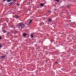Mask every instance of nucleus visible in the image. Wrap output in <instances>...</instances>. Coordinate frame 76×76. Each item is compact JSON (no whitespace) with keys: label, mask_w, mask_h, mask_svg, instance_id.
I'll use <instances>...</instances> for the list:
<instances>
[{"label":"nucleus","mask_w":76,"mask_h":76,"mask_svg":"<svg viewBox=\"0 0 76 76\" xmlns=\"http://www.w3.org/2000/svg\"><path fill=\"white\" fill-rule=\"evenodd\" d=\"M24 24L22 23H19L18 25V28L21 29L24 28Z\"/></svg>","instance_id":"nucleus-1"},{"label":"nucleus","mask_w":76,"mask_h":76,"mask_svg":"<svg viewBox=\"0 0 76 76\" xmlns=\"http://www.w3.org/2000/svg\"><path fill=\"white\" fill-rule=\"evenodd\" d=\"M32 20H30V22L29 23H28V25H30L31 24V22H32Z\"/></svg>","instance_id":"nucleus-2"},{"label":"nucleus","mask_w":76,"mask_h":76,"mask_svg":"<svg viewBox=\"0 0 76 76\" xmlns=\"http://www.w3.org/2000/svg\"><path fill=\"white\" fill-rule=\"evenodd\" d=\"M15 18L17 19L18 18H19V16H18L17 15H15Z\"/></svg>","instance_id":"nucleus-3"},{"label":"nucleus","mask_w":76,"mask_h":76,"mask_svg":"<svg viewBox=\"0 0 76 76\" xmlns=\"http://www.w3.org/2000/svg\"><path fill=\"white\" fill-rule=\"evenodd\" d=\"M6 56H1V58H4V57H6Z\"/></svg>","instance_id":"nucleus-4"},{"label":"nucleus","mask_w":76,"mask_h":76,"mask_svg":"<svg viewBox=\"0 0 76 76\" xmlns=\"http://www.w3.org/2000/svg\"><path fill=\"white\" fill-rule=\"evenodd\" d=\"M12 4H13V3L11 2L9 4V6H11V5H12Z\"/></svg>","instance_id":"nucleus-5"},{"label":"nucleus","mask_w":76,"mask_h":76,"mask_svg":"<svg viewBox=\"0 0 76 76\" xmlns=\"http://www.w3.org/2000/svg\"><path fill=\"white\" fill-rule=\"evenodd\" d=\"M40 6H44V4H41Z\"/></svg>","instance_id":"nucleus-6"},{"label":"nucleus","mask_w":76,"mask_h":76,"mask_svg":"<svg viewBox=\"0 0 76 76\" xmlns=\"http://www.w3.org/2000/svg\"><path fill=\"white\" fill-rule=\"evenodd\" d=\"M26 34H23V37H26Z\"/></svg>","instance_id":"nucleus-7"},{"label":"nucleus","mask_w":76,"mask_h":76,"mask_svg":"<svg viewBox=\"0 0 76 76\" xmlns=\"http://www.w3.org/2000/svg\"><path fill=\"white\" fill-rule=\"evenodd\" d=\"M49 22H51V19H49L48 20Z\"/></svg>","instance_id":"nucleus-8"},{"label":"nucleus","mask_w":76,"mask_h":76,"mask_svg":"<svg viewBox=\"0 0 76 76\" xmlns=\"http://www.w3.org/2000/svg\"><path fill=\"white\" fill-rule=\"evenodd\" d=\"M31 38H33V37H34V35H32V34H31Z\"/></svg>","instance_id":"nucleus-9"},{"label":"nucleus","mask_w":76,"mask_h":76,"mask_svg":"<svg viewBox=\"0 0 76 76\" xmlns=\"http://www.w3.org/2000/svg\"><path fill=\"white\" fill-rule=\"evenodd\" d=\"M48 12H49V13H51V12L50 10H48Z\"/></svg>","instance_id":"nucleus-10"},{"label":"nucleus","mask_w":76,"mask_h":76,"mask_svg":"<svg viewBox=\"0 0 76 76\" xmlns=\"http://www.w3.org/2000/svg\"><path fill=\"white\" fill-rule=\"evenodd\" d=\"M55 1H57L58 2L59 1V0H55Z\"/></svg>","instance_id":"nucleus-11"},{"label":"nucleus","mask_w":76,"mask_h":76,"mask_svg":"<svg viewBox=\"0 0 76 76\" xmlns=\"http://www.w3.org/2000/svg\"><path fill=\"white\" fill-rule=\"evenodd\" d=\"M11 1L10 0H8L7 1L8 2H9V1Z\"/></svg>","instance_id":"nucleus-12"},{"label":"nucleus","mask_w":76,"mask_h":76,"mask_svg":"<svg viewBox=\"0 0 76 76\" xmlns=\"http://www.w3.org/2000/svg\"><path fill=\"white\" fill-rule=\"evenodd\" d=\"M3 32H4V33H5V32H6V31L4 30H3Z\"/></svg>","instance_id":"nucleus-13"},{"label":"nucleus","mask_w":76,"mask_h":76,"mask_svg":"<svg viewBox=\"0 0 76 76\" xmlns=\"http://www.w3.org/2000/svg\"><path fill=\"white\" fill-rule=\"evenodd\" d=\"M30 4V2H29L27 4V5H28V4Z\"/></svg>","instance_id":"nucleus-14"},{"label":"nucleus","mask_w":76,"mask_h":76,"mask_svg":"<svg viewBox=\"0 0 76 76\" xmlns=\"http://www.w3.org/2000/svg\"><path fill=\"white\" fill-rule=\"evenodd\" d=\"M67 7H68L69 8V5H67Z\"/></svg>","instance_id":"nucleus-15"},{"label":"nucleus","mask_w":76,"mask_h":76,"mask_svg":"<svg viewBox=\"0 0 76 76\" xmlns=\"http://www.w3.org/2000/svg\"><path fill=\"white\" fill-rule=\"evenodd\" d=\"M1 39V37L0 36V40Z\"/></svg>","instance_id":"nucleus-16"},{"label":"nucleus","mask_w":76,"mask_h":76,"mask_svg":"<svg viewBox=\"0 0 76 76\" xmlns=\"http://www.w3.org/2000/svg\"><path fill=\"white\" fill-rule=\"evenodd\" d=\"M17 5H18V6H19V4H18Z\"/></svg>","instance_id":"nucleus-17"},{"label":"nucleus","mask_w":76,"mask_h":76,"mask_svg":"<svg viewBox=\"0 0 76 76\" xmlns=\"http://www.w3.org/2000/svg\"><path fill=\"white\" fill-rule=\"evenodd\" d=\"M11 28H13V26H11Z\"/></svg>","instance_id":"nucleus-18"},{"label":"nucleus","mask_w":76,"mask_h":76,"mask_svg":"<svg viewBox=\"0 0 76 76\" xmlns=\"http://www.w3.org/2000/svg\"><path fill=\"white\" fill-rule=\"evenodd\" d=\"M5 1L6 0H3V1Z\"/></svg>","instance_id":"nucleus-19"},{"label":"nucleus","mask_w":76,"mask_h":76,"mask_svg":"<svg viewBox=\"0 0 76 76\" xmlns=\"http://www.w3.org/2000/svg\"><path fill=\"white\" fill-rule=\"evenodd\" d=\"M16 1V0H14V1Z\"/></svg>","instance_id":"nucleus-20"},{"label":"nucleus","mask_w":76,"mask_h":76,"mask_svg":"<svg viewBox=\"0 0 76 76\" xmlns=\"http://www.w3.org/2000/svg\"><path fill=\"white\" fill-rule=\"evenodd\" d=\"M55 63H57V62H55Z\"/></svg>","instance_id":"nucleus-21"},{"label":"nucleus","mask_w":76,"mask_h":76,"mask_svg":"<svg viewBox=\"0 0 76 76\" xmlns=\"http://www.w3.org/2000/svg\"><path fill=\"white\" fill-rule=\"evenodd\" d=\"M15 16H13V18H15Z\"/></svg>","instance_id":"nucleus-22"},{"label":"nucleus","mask_w":76,"mask_h":76,"mask_svg":"<svg viewBox=\"0 0 76 76\" xmlns=\"http://www.w3.org/2000/svg\"><path fill=\"white\" fill-rule=\"evenodd\" d=\"M70 22H71V20H69Z\"/></svg>","instance_id":"nucleus-23"},{"label":"nucleus","mask_w":76,"mask_h":76,"mask_svg":"<svg viewBox=\"0 0 76 76\" xmlns=\"http://www.w3.org/2000/svg\"><path fill=\"white\" fill-rule=\"evenodd\" d=\"M9 34V33H8L7 34Z\"/></svg>","instance_id":"nucleus-24"},{"label":"nucleus","mask_w":76,"mask_h":76,"mask_svg":"<svg viewBox=\"0 0 76 76\" xmlns=\"http://www.w3.org/2000/svg\"><path fill=\"white\" fill-rule=\"evenodd\" d=\"M63 34H64V33H63Z\"/></svg>","instance_id":"nucleus-25"}]
</instances>
